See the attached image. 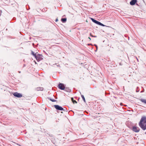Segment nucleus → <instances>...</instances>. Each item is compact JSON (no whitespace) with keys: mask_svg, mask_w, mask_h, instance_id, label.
Instances as JSON below:
<instances>
[{"mask_svg":"<svg viewBox=\"0 0 146 146\" xmlns=\"http://www.w3.org/2000/svg\"><path fill=\"white\" fill-rule=\"evenodd\" d=\"M36 90L37 91L40 90L42 91L43 90V88L41 87H38L36 88Z\"/></svg>","mask_w":146,"mask_h":146,"instance_id":"9","label":"nucleus"},{"mask_svg":"<svg viewBox=\"0 0 146 146\" xmlns=\"http://www.w3.org/2000/svg\"><path fill=\"white\" fill-rule=\"evenodd\" d=\"M97 49L96 50H95V51L96 52L97 51Z\"/></svg>","mask_w":146,"mask_h":146,"instance_id":"28","label":"nucleus"},{"mask_svg":"<svg viewBox=\"0 0 146 146\" xmlns=\"http://www.w3.org/2000/svg\"><path fill=\"white\" fill-rule=\"evenodd\" d=\"M140 101L146 104V100L144 99H141Z\"/></svg>","mask_w":146,"mask_h":146,"instance_id":"12","label":"nucleus"},{"mask_svg":"<svg viewBox=\"0 0 146 146\" xmlns=\"http://www.w3.org/2000/svg\"><path fill=\"white\" fill-rule=\"evenodd\" d=\"M58 87L59 88L62 90H64L65 88V87L64 84L61 83H60L59 84Z\"/></svg>","mask_w":146,"mask_h":146,"instance_id":"3","label":"nucleus"},{"mask_svg":"<svg viewBox=\"0 0 146 146\" xmlns=\"http://www.w3.org/2000/svg\"><path fill=\"white\" fill-rule=\"evenodd\" d=\"M54 106L55 109H56L57 110L62 111L63 110L65 111V110H64V109L61 106H60L58 105H54Z\"/></svg>","mask_w":146,"mask_h":146,"instance_id":"2","label":"nucleus"},{"mask_svg":"<svg viewBox=\"0 0 146 146\" xmlns=\"http://www.w3.org/2000/svg\"><path fill=\"white\" fill-rule=\"evenodd\" d=\"M18 72H19V73H21V72H20V71H19Z\"/></svg>","mask_w":146,"mask_h":146,"instance_id":"26","label":"nucleus"},{"mask_svg":"<svg viewBox=\"0 0 146 146\" xmlns=\"http://www.w3.org/2000/svg\"><path fill=\"white\" fill-rule=\"evenodd\" d=\"M90 35L91 36H92V37H97V36H93V35H92L91 33H90Z\"/></svg>","mask_w":146,"mask_h":146,"instance_id":"19","label":"nucleus"},{"mask_svg":"<svg viewBox=\"0 0 146 146\" xmlns=\"http://www.w3.org/2000/svg\"><path fill=\"white\" fill-rule=\"evenodd\" d=\"M81 96L84 102H86V100L84 96L83 95H82Z\"/></svg>","mask_w":146,"mask_h":146,"instance_id":"15","label":"nucleus"},{"mask_svg":"<svg viewBox=\"0 0 146 146\" xmlns=\"http://www.w3.org/2000/svg\"><path fill=\"white\" fill-rule=\"evenodd\" d=\"M98 25H101V26H105L102 23H101L100 22H99V23H98Z\"/></svg>","mask_w":146,"mask_h":146,"instance_id":"16","label":"nucleus"},{"mask_svg":"<svg viewBox=\"0 0 146 146\" xmlns=\"http://www.w3.org/2000/svg\"><path fill=\"white\" fill-rule=\"evenodd\" d=\"M58 21V19H56L55 20V21L56 22H57Z\"/></svg>","mask_w":146,"mask_h":146,"instance_id":"22","label":"nucleus"},{"mask_svg":"<svg viewBox=\"0 0 146 146\" xmlns=\"http://www.w3.org/2000/svg\"><path fill=\"white\" fill-rule=\"evenodd\" d=\"M88 38L90 39V40H91V38H90V37H88Z\"/></svg>","mask_w":146,"mask_h":146,"instance_id":"25","label":"nucleus"},{"mask_svg":"<svg viewBox=\"0 0 146 146\" xmlns=\"http://www.w3.org/2000/svg\"><path fill=\"white\" fill-rule=\"evenodd\" d=\"M132 129L133 131L136 132H138L140 130V129L139 127L135 126H133Z\"/></svg>","mask_w":146,"mask_h":146,"instance_id":"5","label":"nucleus"},{"mask_svg":"<svg viewBox=\"0 0 146 146\" xmlns=\"http://www.w3.org/2000/svg\"><path fill=\"white\" fill-rule=\"evenodd\" d=\"M94 45L96 46V47H97V45L96 44H94Z\"/></svg>","mask_w":146,"mask_h":146,"instance_id":"24","label":"nucleus"},{"mask_svg":"<svg viewBox=\"0 0 146 146\" xmlns=\"http://www.w3.org/2000/svg\"><path fill=\"white\" fill-rule=\"evenodd\" d=\"M61 21L63 23H65L66 21V18H62L61 19Z\"/></svg>","mask_w":146,"mask_h":146,"instance_id":"10","label":"nucleus"},{"mask_svg":"<svg viewBox=\"0 0 146 146\" xmlns=\"http://www.w3.org/2000/svg\"><path fill=\"white\" fill-rule=\"evenodd\" d=\"M136 5H138V4L137 3H136Z\"/></svg>","mask_w":146,"mask_h":146,"instance_id":"30","label":"nucleus"},{"mask_svg":"<svg viewBox=\"0 0 146 146\" xmlns=\"http://www.w3.org/2000/svg\"><path fill=\"white\" fill-rule=\"evenodd\" d=\"M145 120H146V117H143L141 119L139 123V125L141 128L143 130V129L144 128L145 125L143 122Z\"/></svg>","mask_w":146,"mask_h":146,"instance_id":"1","label":"nucleus"},{"mask_svg":"<svg viewBox=\"0 0 146 146\" xmlns=\"http://www.w3.org/2000/svg\"><path fill=\"white\" fill-rule=\"evenodd\" d=\"M138 88V87H137V90H136V92H138L139 91V90H137V89Z\"/></svg>","mask_w":146,"mask_h":146,"instance_id":"21","label":"nucleus"},{"mask_svg":"<svg viewBox=\"0 0 146 146\" xmlns=\"http://www.w3.org/2000/svg\"><path fill=\"white\" fill-rule=\"evenodd\" d=\"M56 65L57 66H60V65L59 64L57 65V64L56 63L53 64V66L54 67H55V66Z\"/></svg>","mask_w":146,"mask_h":146,"instance_id":"18","label":"nucleus"},{"mask_svg":"<svg viewBox=\"0 0 146 146\" xmlns=\"http://www.w3.org/2000/svg\"><path fill=\"white\" fill-rule=\"evenodd\" d=\"M137 2V0H132L130 2V4L131 5H135Z\"/></svg>","mask_w":146,"mask_h":146,"instance_id":"7","label":"nucleus"},{"mask_svg":"<svg viewBox=\"0 0 146 146\" xmlns=\"http://www.w3.org/2000/svg\"><path fill=\"white\" fill-rule=\"evenodd\" d=\"M32 54L35 57V56H36V54H35L34 53L33 51H32Z\"/></svg>","mask_w":146,"mask_h":146,"instance_id":"17","label":"nucleus"},{"mask_svg":"<svg viewBox=\"0 0 146 146\" xmlns=\"http://www.w3.org/2000/svg\"><path fill=\"white\" fill-rule=\"evenodd\" d=\"M25 66V64H24V66Z\"/></svg>","mask_w":146,"mask_h":146,"instance_id":"29","label":"nucleus"},{"mask_svg":"<svg viewBox=\"0 0 146 146\" xmlns=\"http://www.w3.org/2000/svg\"><path fill=\"white\" fill-rule=\"evenodd\" d=\"M146 129V124L145 125V127H144V128L143 129V130H145Z\"/></svg>","mask_w":146,"mask_h":146,"instance_id":"20","label":"nucleus"},{"mask_svg":"<svg viewBox=\"0 0 146 146\" xmlns=\"http://www.w3.org/2000/svg\"><path fill=\"white\" fill-rule=\"evenodd\" d=\"M42 57V56L41 55L38 54L36 55L35 57L38 61H39L41 59Z\"/></svg>","mask_w":146,"mask_h":146,"instance_id":"6","label":"nucleus"},{"mask_svg":"<svg viewBox=\"0 0 146 146\" xmlns=\"http://www.w3.org/2000/svg\"><path fill=\"white\" fill-rule=\"evenodd\" d=\"M91 19L93 22L94 23H95L96 24L98 25V23H99V21H98L96 20H95L93 18H91Z\"/></svg>","mask_w":146,"mask_h":146,"instance_id":"8","label":"nucleus"},{"mask_svg":"<svg viewBox=\"0 0 146 146\" xmlns=\"http://www.w3.org/2000/svg\"><path fill=\"white\" fill-rule=\"evenodd\" d=\"M13 94L14 96L18 98H21L22 96V94L17 92H14Z\"/></svg>","mask_w":146,"mask_h":146,"instance_id":"4","label":"nucleus"},{"mask_svg":"<svg viewBox=\"0 0 146 146\" xmlns=\"http://www.w3.org/2000/svg\"><path fill=\"white\" fill-rule=\"evenodd\" d=\"M145 133L146 134V132H145Z\"/></svg>","mask_w":146,"mask_h":146,"instance_id":"31","label":"nucleus"},{"mask_svg":"<svg viewBox=\"0 0 146 146\" xmlns=\"http://www.w3.org/2000/svg\"><path fill=\"white\" fill-rule=\"evenodd\" d=\"M1 15V11H0V16Z\"/></svg>","mask_w":146,"mask_h":146,"instance_id":"23","label":"nucleus"},{"mask_svg":"<svg viewBox=\"0 0 146 146\" xmlns=\"http://www.w3.org/2000/svg\"><path fill=\"white\" fill-rule=\"evenodd\" d=\"M48 99L52 102H55L56 101V100L54 99H52L51 98H48Z\"/></svg>","mask_w":146,"mask_h":146,"instance_id":"14","label":"nucleus"},{"mask_svg":"<svg viewBox=\"0 0 146 146\" xmlns=\"http://www.w3.org/2000/svg\"><path fill=\"white\" fill-rule=\"evenodd\" d=\"M71 100L73 104H74L75 103H77V102L75 100H74V98H71Z\"/></svg>","mask_w":146,"mask_h":146,"instance_id":"13","label":"nucleus"},{"mask_svg":"<svg viewBox=\"0 0 146 146\" xmlns=\"http://www.w3.org/2000/svg\"><path fill=\"white\" fill-rule=\"evenodd\" d=\"M65 90L68 92H70L71 91V90L68 88H65Z\"/></svg>","mask_w":146,"mask_h":146,"instance_id":"11","label":"nucleus"},{"mask_svg":"<svg viewBox=\"0 0 146 146\" xmlns=\"http://www.w3.org/2000/svg\"><path fill=\"white\" fill-rule=\"evenodd\" d=\"M97 50L98 49V47L97 46V47H96Z\"/></svg>","mask_w":146,"mask_h":146,"instance_id":"27","label":"nucleus"}]
</instances>
